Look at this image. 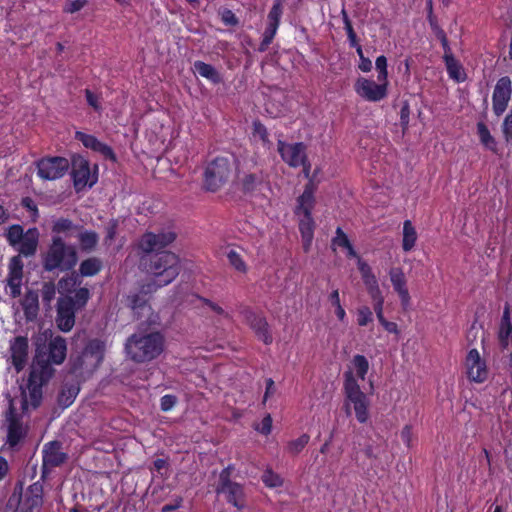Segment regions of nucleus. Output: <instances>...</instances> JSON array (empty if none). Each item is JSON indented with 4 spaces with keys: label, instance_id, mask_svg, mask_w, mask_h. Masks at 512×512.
Here are the masks:
<instances>
[{
    "label": "nucleus",
    "instance_id": "20",
    "mask_svg": "<svg viewBox=\"0 0 512 512\" xmlns=\"http://www.w3.org/2000/svg\"><path fill=\"white\" fill-rule=\"evenodd\" d=\"M389 277L394 291L398 294L403 310H407L410 306L411 297L403 269L401 267H392L389 270Z\"/></svg>",
    "mask_w": 512,
    "mask_h": 512
},
{
    "label": "nucleus",
    "instance_id": "62",
    "mask_svg": "<svg viewBox=\"0 0 512 512\" xmlns=\"http://www.w3.org/2000/svg\"><path fill=\"white\" fill-rule=\"evenodd\" d=\"M85 97L87 100V103L93 107L95 110H100L101 106L98 101V96L95 95L91 90L86 89L85 90Z\"/></svg>",
    "mask_w": 512,
    "mask_h": 512
},
{
    "label": "nucleus",
    "instance_id": "36",
    "mask_svg": "<svg viewBox=\"0 0 512 512\" xmlns=\"http://www.w3.org/2000/svg\"><path fill=\"white\" fill-rule=\"evenodd\" d=\"M43 486L39 482H35L29 486L26 493V502L29 509L40 507L43 502Z\"/></svg>",
    "mask_w": 512,
    "mask_h": 512
},
{
    "label": "nucleus",
    "instance_id": "48",
    "mask_svg": "<svg viewBox=\"0 0 512 512\" xmlns=\"http://www.w3.org/2000/svg\"><path fill=\"white\" fill-rule=\"evenodd\" d=\"M357 324L361 327L373 322V311L368 306H361L356 311Z\"/></svg>",
    "mask_w": 512,
    "mask_h": 512
},
{
    "label": "nucleus",
    "instance_id": "3",
    "mask_svg": "<svg viewBox=\"0 0 512 512\" xmlns=\"http://www.w3.org/2000/svg\"><path fill=\"white\" fill-rule=\"evenodd\" d=\"M147 273L154 276L151 283L163 287L170 284L180 273V261L176 254L168 251L149 255L141 260Z\"/></svg>",
    "mask_w": 512,
    "mask_h": 512
},
{
    "label": "nucleus",
    "instance_id": "17",
    "mask_svg": "<svg viewBox=\"0 0 512 512\" xmlns=\"http://www.w3.org/2000/svg\"><path fill=\"white\" fill-rule=\"evenodd\" d=\"M465 365L467 368V377L470 381L483 383L488 377L486 362L481 358L477 349L469 350Z\"/></svg>",
    "mask_w": 512,
    "mask_h": 512
},
{
    "label": "nucleus",
    "instance_id": "1",
    "mask_svg": "<svg viewBox=\"0 0 512 512\" xmlns=\"http://www.w3.org/2000/svg\"><path fill=\"white\" fill-rule=\"evenodd\" d=\"M51 379L47 365L36 363L29 374L27 383L19 387L20 394L9 398V406L4 413L3 427L6 429L5 444L12 450L19 447L29 431V415L42 402V387Z\"/></svg>",
    "mask_w": 512,
    "mask_h": 512
},
{
    "label": "nucleus",
    "instance_id": "31",
    "mask_svg": "<svg viewBox=\"0 0 512 512\" xmlns=\"http://www.w3.org/2000/svg\"><path fill=\"white\" fill-rule=\"evenodd\" d=\"M103 268V262L98 257H89L83 260L78 269L77 275H80V279L82 277H92L97 275Z\"/></svg>",
    "mask_w": 512,
    "mask_h": 512
},
{
    "label": "nucleus",
    "instance_id": "61",
    "mask_svg": "<svg viewBox=\"0 0 512 512\" xmlns=\"http://www.w3.org/2000/svg\"><path fill=\"white\" fill-rule=\"evenodd\" d=\"M379 323L388 333L398 335L400 332L397 323L388 321L385 317L382 320H380Z\"/></svg>",
    "mask_w": 512,
    "mask_h": 512
},
{
    "label": "nucleus",
    "instance_id": "50",
    "mask_svg": "<svg viewBox=\"0 0 512 512\" xmlns=\"http://www.w3.org/2000/svg\"><path fill=\"white\" fill-rule=\"evenodd\" d=\"M227 258L230 262V264L238 271L240 272H245L246 271V266H245V263L244 261L242 260L240 254L234 250V249H230L228 252H227Z\"/></svg>",
    "mask_w": 512,
    "mask_h": 512
},
{
    "label": "nucleus",
    "instance_id": "30",
    "mask_svg": "<svg viewBox=\"0 0 512 512\" xmlns=\"http://www.w3.org/2000/svg\"><path fill=\"white\" fill-rule=\"evenodd\" d=\"M81 228L82 226L75 224L72 220L60 217L53 220L51 231L56 234L55 236L64 234L66 237H70L73 236L75 232L78 233Z\"/></svg>",
    "mask_w": 512,
    "mask_h": 512
},
{
    "label": "nucleus",
    "instance_id": "63",
    "mask_svg": "<svg viewBox=\"0 0 512 512\" xmlns=\"http://www.w3.org/2000/svg\"><path fill=\"white\" fill-rule=\"evenodd\" d=\"M358 269L361 274L362 280L374 275L371 267L366 262L362 261L361 258H359L358 260Z\"/></svg>",
    "mask_w": 512,
    "mask_h": 512
},
{
    "label": "nucleus",
    "instance_id": "43",
    "mask_svg": "<svg viewBox=\"0 0 512 512\" xmlns=\"http://www.w3.org/2000/svg\"><path fill=\"white\" fill-rule=\"evenodd\" d=\"M309 440L310 436L304 433L297 439L289 441L286 450L291 455H297L305 448V446L309 443Z\"/></svg>",
    "mask_w": 512,
    "mask_h": 512
},
{
    "label": "nucleus",
    "instance_id": "58",
    "mask_svg": "<svg viewBox=\"0 0 512 512\" xmlns=\"http://www.w3.org/2000/svg\"><path fill=\"white\" fill-rule=\"evenodd\" d=\"M86 4L85 0H74L66 4L64 7V12L66 13H75L80 11Z\"/></svg>",
    "mask_w": 512,
    "mask_h": 512
},
{
    "label": "nucleus",
    "instance_id": "15",
    "mask_svg": "<svg viewBox=\"0 0 512 512\" xmlns=\"http://www.w3.org/2000/svg\"><path fill=\"white\" fill-rule=\"evenodd\" d=\"M277 146L282 160L290 167H300L308 158L306 154L307 147L303 142L286 143L279 140Z\"/></svg>",
    "mask_w": 512,
    "mask_h": 512
},
{
    "label": "nucleus",
    "instance_id": "35",
    "mask_svg": "<svg viewBox=\"0 0 512 512\" xmlns=\"http://www.w3.org/2000/svg\"><path fill=\"white\" fill-rule=\"evenodd\" d=\"M417 237L418 235L412 222L410 220H405L403 223L402 249L405 252L411 251L416 244Z\"/></svg>",
    "mask_w": 512,
    "mask_h": 512
},
{
    "label": "nucleus",
    "instance_id": "59",
    "mask_svg": "<svg viewBox=\"0 0 512 512\" xmlns=\"http://www.w3.org/2000/svg\"><path fill=\"white\" fill-rule=\"evenodd\" d=\"M341 17H342V21L344 24V30L346 31V34L351 35L353 33H356L353 28L352 21L350 20L349 15L344 7L341 10Z\"/></svg>",
    "mask_w": 512,
    "mask_h": 512
},
{
    "label": "nucleus",
    "instance_id": "39",
    "mask_svg": "<svg viewBox=\"0 0 512 512\" xmlns=\"http://www.w3.org/2000/svg\"><path fill=\"white\" fill-rule=\"evenodd\" d=\"M477 133L480 139V142L489 150L495 152L496 151V141L494 137L491 135L488 127L483 122L477 123Z\"/></svg>",
    "mask_w": 512,
    "mask_h": 512
},
{
    "label": "nucleus",
    "instance_id": "10",
    "mask_svg": "<svg viewBox=\"0 0 512 512\" xmlns=\"http://www.w3.org/2000/svg\"><path fill=\"white\" fill-rule=\"evenodd\" d=\"M230 476V467L221 471L218 484L216 486V493L225 494L226 499L230 504L235 506L238 510H242L246 507L243 487L240 484L231 481Z\"/></svg>",
    "mask_w": 512,
    "mask_h": 512
},
{
    "label": "nucleus",
    "instance_id": "5",
    "mask_svg": "<svg viewBox=\"0 0 512 512\" xmlns=\"http://www.w3.org/2000/svg\"><path fill=\"white\" fill-rule=\"evenodd\" d=\"M159 287L157 284L148 282L143 284L138 292L131 293L127 296V305L130 307L137 319L146 318L142 324H147L148 327L155 328L160 325L159 316L152 312L151 307L148 305L149 295L155 292Z\"/></svg>",
    "mask_w": 512,
    "mask_h": 512
},
{
    "label": "nucleus",
    "instance_id": "2",
    "mask_svg": "<svg viewBox=\"0 0 512 512\" xmlns=\"http://www.w3.org/2000/svg\"><path fill=\"white\" fill-rule=\"evenodd\" d=\"M164 336L160 332L135 333L128 337L125 351L135 363H145L157 358L164 350Z\"/></svg>",
    "mask_w": 512,
    "mask_h": 512
},
{
    "label": "nucleus",
    "instance_id": "9",
    "mask_svg": "<svg viewBox=\"0 0 512 512\" xmlns=\"http://www.w3.org/2000/svg\"><path fill=\"white\" fill-rule=\"evenodd\" d=\"M231 172L232 165L229 159L225 157H217L210 162L205 169V189L211 192L217 191L228 181Z\"/></svg>",
    "mask_w": 512,
    "mask_h": 512
},
{
    "label": "nucleus",
    "instance_id": "46",
    "mask_svg": "<svg viewBox=\"0 0 512 512\" xmlns=\"http://www.w3.org/2000/svg\"><path fill=\"white\" fill-rule=\"evenodd\" d=\"M55 294H56L55 284L51 281L44 282L42 285V288H41V296H42V301H43L44 305L47 306L48 308L51 307V302L54 299Z\"/></svg>",
    "mask_w": 512,
    "mask_h": 512
},
{
    "label": "nucleus",
    "instance_id": "52",
    "mask_svg": "<svg viewBox=\"0 0 512 512\" xmlns=\"http://www.w3.org/2000/svg\"><path fill=\"white\" fill-rule=\"evenodd\" d=\"M118 228V221L111 219L105 227L104 244L109 246L114 241Z\"/></svg>",
    "mask_w": 512,
    "mask_h": 512
},
{
    "label": "nucleus",
    "instance_id": "7",
    "mask_svg": "<svg viewBox=\"0 0 512 512\" xmlns=\"http://www.w3.org/2000/svg\"><path fill=\"white\" fill-rule=\"evenodd\" d=\"M66 354V340L61 336H56L52 338L47 348L46 346H38L36 348V353L31 365L30 374L33 371L34 365L36 363H39L42 366L47 365L50 368L52 377L54 374L52 364H62L66 358Z\"/></svg>",
    "mask_w": 512,
    "mask_h": 512
},
{
    "label": "nucleus",
    "instance_id": "53",
    "mask_svg": "<svg viewBox=\"0 0 512 512\" xmlns=\"http://www.w3.org/2000/svg\"><path fill=\"white\" fill-rule=\"evenodd\" d=\"M267 322L258 318V339L262 340L265 344H271L273 338L267 331Z\"/></svg>",
    "mask_w": 512,
    "mask_h": 512
},
{
    "label": "nucleus",
    "instance_id": "41",
    "mask_svg": "<svg viewBox=\"0 0 512 512\" xmlns=\"http://www.w3.org/2000/svg\"><path fill=\"white\" fill-rule=\"evenodd\" d=\"M24 236L25 232L23 230V227L18 224L10 226L5 233V237L9 245L12 247H17V245L21 242Z\"/></svg>",
    "mask_w": 512,
    "mask_h": 512
},
{
    "label": "nucleus",
    "instance_id": "24",
    "mask_svg": "<svg viewBox=\"0 0 512 512\" xmlns=\"http://www.w3.org/2000/svg\"><path fill=\"white\" fill-rule=\"evenodd\" d=\"M28 347V339L26 337L17 336L11 341L10 352L12 364L17 372H20L27 362Z\"/></svg>",
    "mask_w": 512,
    "mask_h": 512
},
{
    "label": "nucleus",
    "instance_id": "4",
    "mask_svg": "<svg viewBox=\"0 0 512 512\" xmlns=\"http://www.w3.org/2000/svg\"><path fill=\"white\" fill-rule=\"evenodd\" d=\"M78 262L75 246L67 244L61 236H53L51 243L43 255L42 265L47 272L72 270Z\"/></svg>",
    "mask_w": 512,
    "mask_h": 512
},
{
    "label": "nucleus",
    "instance_id": "55",
    "mask_svg": "<svg viewBox=\"0 0 512 512\" xmlns=\"http://www.w3.org/2000/svg\"><path fill=\"white\" fill-rule=\"evenodd\" d=\"M502 131L507 141L512 139V111L504 118Z\"/></svg>",
    "mask_w": 512,
    "mask_h": 512
},
{
    "label": "nucleus",
    "instance_id": "56",
    "mask_svg": "<svg viewBox=\"0 0 512 512\" xmlns=\"http://www.w3.org/2000/svg\"><path fill=\"white\" fill-rule=\"evenodd\" d=\"M176 402H177L176 396L170 395V394L164 395L161 398V403H160L161 410L169 411L170 409H172L175 406Z\"/></svg>",
    "mask_w": 512,
    "mask_h": 512
},
{
    "label": "nucleus",
    "instance_id": "29",
    "mask_svg": "<svg viewBox=\"0 0 512 512\" xmlns=\"http://www.w3.org/2000/svg\"><path fill=\"white\" fill-rule=\"evenodd\" d=\"M77 238L79 247L82 252H93L99 242V235L93 230H83V227L78 231Z\"/></svg>",
    "mask_w": 512,
    "mask_h": 512
},
{
    "label": "nucleus",
    "instance_id": "45",
    "mask_svg": "<svg viewBox=\"0 0 512 512\" xmlns=\"http://www.w3.org/2000/svg\"><path fill=\"white\" fill-rule=\"evenodd\" d=\"M81 284L80 275L72 273L58 281V289L64 292H71L72 288Z\"/></svg>",
    "mask_w": 512,
    "mask_h": 512
},
{
    "label": "nucleus",
    "instance_id": "27",
    "mask_svg": "<svg viewBox=\"0 0 512 512\" xmlns=\"http://www.w3.org/2000/svg\"><path fill=\"white\" fill-rule=\"evenodd\" d=\"M39 243V231L37 228H30L25 232L24 238L17 245V250L20 255L25 257L33 256Z\"/></svg>",
    "mask_w": 512,
    "mask_h": 512
},
{
    "label": "nucleus",
    "instance_id": "57",
    "mask_svg": "<svg viewBox=\"0 0 512 512\" xmlns=\"http://www.w3.org/2000/svg\"><path fill=\"white\" fill-rule=\"evenodd\" d=\"M255 177L253 174H247L242 181V191L247 193H252L255 189Z\"/></svg>",
    "mask_w": 512,
    "mask_h": 512
},
{
    "label": "nucleus",
    "instance_id": "49",
    "mask_svg": "<svg viewBox=\"0 0 512 512\" xmlns=\"http://www.w3.org/2000/svg\"><path fill=\"white\" fill-rule=\"evenodd\" d=\"M375 66L378 73V82H388L387 58L384 55L378 56L375 61Z\"/></svg>",
    "mask_w": 512,
    "mask_h": 512
},
{
    "label": "nucleus",
    "instance_id": "14",
    "mask_svg": "<svg viewBox=\"0 0 512 512\" xmlns=\"http://www.w3.org/2000/svg\"><path fill=\"white\" fill-rule=\"evenodd\" d=\"M314 208L309 207H295L294 213L299 217V232L302 239V247L304 252H309L314 239L315 221L312 217V211Z\"/></svg>",
    "mask_w": 512,
    "mask_h": 512
},
{
    "label": "nucleus",
    "instance_id": "6",
    "mask_svg": "<svg viewBox=\"0 0 512 512\" xmlns=\"http://www.w3.org/2000/svg\"><path fill=\"white\" fill-rule=\"evenodd\" d=\"M343 391L346 400L353 405L357 421L364 424L369 419L370 399L361 390L352 371L344 373Z\"/></svg>",
    "mask_w": 512,
    "mask_h": 512
},
{
    "label": "nucleus",
    "instance_id": "38",
    "mask_svg": "<svg viewBox=\"0 0 512 512\" xmlns=\"http://www.w3.org/2000/svg\"><path fill=\"white\" fill-rule=\"evenodd\" d=\"M194 69L200 76L212 81L213 83H218L221 80L217 70L210 64L202 61H196L194 63Z\"/></svg>",
    "mask_w": 512,
    "mask_h": 512
},
{
    "label": "nucleus",
    "instance_id": "28",
    "mask_svg": "<svg viewBox=\"0 0 512 512\" xmlns=\"http://www.w3.org/2000/svg\"><path fill=\"white\" fill-rule=\"evenodd\" d=\"M39 296L38 293L34 290H28L24 295V298L21 302L24 315L26 320L33 321L36 319L39 311Z\"/></svg>",
    "mask_w": 512,
    "mask_h": 512
},
{
    "label": "nucleus",
    "instance_id": "33",
    "mask_svg": "<svg viewBox=\"0 0 512 512\" xmlns=\"http://www.w3.org/2000/svg\"><path fill=\"white\" fill-rule=\"evenodd\" d=\"M446 70L448 73V76L454 80L456 83H462L466 80L467 75L464 71V68L462 64L453 57H447L446 60H444Z\"/></svg>",
    "mask_w": 512,
    "mask_h": 512
},
{
    "label": "nucleus",
    "instance_id": "32",
    "mask_svg": "<svg viewBox=\"0 0 512 512\" xmlns=\"http://www.w3.org/2000/svg\"><path fill=\"white\" fill-rule=\"evenodd\" d=\"M511 326L510 309L506 306L503 311L498 331V339L502 348H507L509 345Z\"/></svg>",
    "mask_w": 512,
    "mask_h": 512
},
{
    "label": "nucleus",
    "instance_id": "18",
    "mask_svg": "<svg viewBox=\"0 0 512 512\" xmlns=\"http://www.w3.org/2000/svg\"><path fill=\"white\" fill-rule=\"evenodd\" d=\"M175 239L176 234L173 231H162L158 234L147 232L142 236L139 247L143 252L151 253L154 250L168 246Z\"/></svg>",
    "mask_w": 512,
    "mask_h": 512
},
{
    "label": "nucleus",
    "instance_id": "23",
    "mask_svg": "<svg viewBox=\"0 0 512 512\" xmlns=\"http://www.w3.org/2000/svg\"><path fill=\"white\" fill-rule=\"evenodd\" d=\"M23 277V262L20 255L14 256L9 262V274L7 278V285L10 288V295L13 298L20 296L21 283Z\"/></svg>",
    "mask_w": 512,
    "mask_h": 512
},
{
    "label": "nucleus",
    "instance_id": "47",
    "mask_svg": "<svg viewBox=\"0 0 512 512\" xmlns=\"http://www.w3.org/2000/svg\"><path fill=\"white\" fill-rule=\"evenodd\" d=\"M350 243L351 242H350L348 236L342 230V228L337 227L336 231H335V236L331 240V248L333 250H336V248H338V247L345 249L346 247L349 246Z\"/></svg>",
    "mask_w": 512,
    "mask_h": 512
},
{
    "label": "nucleus",
    "instance_id": "21",
    "mask_svg": "<svg viewBox=\"0 0 512 512\" xmlns=\"http://www.w3.org/2000/svg\"><path fill=\"white\" fill-rule=\"evenodd\" d=\"M78 310L72 306L70 299H62L57 301V327L63 332H69L75 324V314Z\"/></svg>",
    "mask_w": 512,
    "mask_h": 512
},
{
    "label": "nucleus",
    "instance_id": "12",
    "mask_svg": "<svg viewBox=\"0 0 512 512\" xmlns=\"http://www.w3.org/2000/svg\"><path fill=\"white\" fill-rule=\"evenodd\" d=\"M389 82H378L374 80L360 77L354 85L355 92L358 96L369 102H379L388 95Z\"/></svg>",
    "mask_w": 512,
    "mask_h": 512
},
{
    "label": "nucleus",
    "instance_id": "16",
    "mask_svg": "<svg viewBox=\"0 0 512 512\" xmlns=\"http://www.w3.org/2000/svg\"><path fill=\"white\" fill-rule=\"evenodd\" d=\"M512 95V81L510 77L503 76L498 79L493 95L492 108L496 116L502 115L508 107Z\"/></svg>",
    "mask_w": 512,
    "mask_h": 512
},
{
    "label": "nucleus",
    "instance_id": "13",
    "mask_svg": "<svg viewBox=\"0 0 512 512\" xmlns=\"http://www.w3.org/2000/svg\"><path fill=\"white\" fill-rule=\"evenodd\" d=\"M283 8V0H274L273 5L267 15L263 38L260 45L258 46L259 51H265L272 43L280 25V20L283 15Z\"/></svg>",
    "mask_w": 512,
    "mask_h": 512
},
{
    "label": "nucleus",
    "instance_id": "44",
    "mask_svg": "<svg viewBox=\"0 0 512 512\" xmlns=\"http://www.w3.org/2000/svg\"><path fill=\"white\" fill-rule=\"evenodd\" d=\"M261 479L265 486L269 488H277L283 485L282 477L276 472H274L271 468H267L263 472Z\"/></svg>",
    "mask_w": 512,
    "mask_h": 512
},
{
    "label": "nucleus",
    "instance_id": "42",
    "mask_svg": "<svg viewBox=\"0 0 512 512\" xmlns=\"http://www.w3.org/2000/svg\"><path fill=\"white\" fill-rule=\"evenodd\" d=\"M352 364L355 368L357 377L364 380L369 370V362L367 358L364 355L357 354L353 357Z\"/></svg>",
    "mask_w": 512,
    "mask_h": 512
},
{
    "label": "nucleus",
    "instance_id": "34",
    "mask_svg": "<svg viewBox=\"0 0 512 512\" xmlns=\"http://www.w3.org/2000/svg\"><path fill=\"white\" fill-rule=\"evenodd\" d=\"M317 189V185L313 179H309L304 187L303 193L297 198L296 207H309L314 208L315 206V197L314 193Z\"/></svg>",
    "mask_w": 512,
    "mask_h": 512
},
{
    "label": "nucleus",
    "instance_id": "26",
    "mask_svg": "<svg viewBox=\"0 0 512 512\" xmlns=\"http://www.w3.org/2000/svg\"><path fill=\"white\" fill-rule=\"evenodd\" d=\"M285 95L279 89L272 90L270 95L265 99L264 109L271 118H277L283 115L286 107L283 103Z\"/></svg>",
    "mask_w": 512,
    "mask_h": 512
},
{
    "label": "nucleus",
    "instance_id": "51",
    "mask_svg": "<svg viewBox=\"0 0 512 512\" xmlns=\"http://www.w3.org/2000/svg\"><path fill=\"white\" fill-rule=\"evenodd\" d=\"M218 15L226 26H236L238 24V18L230 9L220 8Z\"/></svg>",
    "mask_w": 512,
    "mask_h": 512
},
{
    "label": "nucleus",
    "instance_id": "22",
    "mask_svg": "<svg viewBox=\"0 0 512 512\" xmlns=\"http://www.w3.org/2000/svg\"><path fill=\"white\" fill-rule=\"evenodd\" d=\"M89 163L83 157H74L72 160V177L77 191L86 186L92 187L95 180L90 181Z\"/></svg>",
    "mask_w": 512,
    "mask_h": 512
},
{
    "label": "nucleus",
    "instance_id": "19",
    "mask_svg": "<svg viewBox=\"0 0 512 512\" xmlns=\"http://www.w3.org/2000/svg\"><path fill=\"white\" fill-rule=\"evenodd\" d=\"M68 459L67 453L62 451V443L59 441H51L44 445L43 448V473L55 467H59Z\"/></svg>",
    "mask_w": 512,
    "mask_h": 512
},
{
    "label": "nucleus",
    "instance_id": "8",
    "mask_svg": "<svg viewBox=\"0 0 512 512\" xmlns=\"http://www.w3.org/2000/svg\"><path fill=\"white\" fill-rule=\"evenodd\" d=\"M105 344L99 339L90 340L82 354L72 363V373H82L83 370L92 372L104 358Z\"/></svg>",
    "mask_w": 512,
    "mask_h": 512
},
{
    "label": "nucleus",
    "instance_id": "40",
    "mask_svg": "<svg viewBox=\"0 0 512 512\" xmlns=\"http://www.w3.org/2000/svg\"><path fill=\"white\" fill-rule=\"evenodd\" d=\"M79 392V388L74 386V385H71L69 387H67L66 385L62 388L61 392L59 393L58 395V403L60 406L66 408L68 406H70L75 397L77 396Z\"/></svg>",
    "mask_w": 512,
    "mask_h": 512
},
{
    "label": "nucleus",
    "instance_id": "54",
    "mask_svg": "<svg viewBox=\"0 0 512 512\" xmlns=\"http://www.w3.org/2000/svg\"><path fill=\"white\" fill-rule=\"evenodd\" d=\"M272 430V417L270 414L264 416L261 421V424H258V432L263 435H268Z\"/></svg>",
    "mask_w": 512,
    "mask_h": 512
},
{
    "label": "nucleus",
    "instance_id": "64",
    "mask_svg": "<svg viewBox=\"0 0 512 512\" xmlns=\"http://www.w3.org/2000/svg\"><path fill=\"white\" fill-rule=\"evenodd\" d=\"M266 388L265 393L263 396V402L265 403L271 396H273L276 393V386L273 381V379L268 378L266 379Z\"/></svg>",
    "mask_w": 512,
    "mask_h": 512
},
{
    "label": "nucleus",
    "instance_id": "25",
    "mask_svg": "<svg viewBox=\"0 0 512 512\" xmlns=\"http://www.w3.org/2000/svg\"><path fill=\"white\" fill-rule=\"evenodd\" d=\"M75 138L80 141L84 147L100 153L106 159H110L111 161L116 162V155L112 148L100 142L95 136L77 131L75 133Z\"/></svg>",
    "mask_w": 512,
    "mask_h": 512
},
{
    "label": "nucleus",
    "instance_id": "11",
    "mask_svg": "<svg viewBox=\"0 0 512 512\" xmlns=\"http://www.w3.org/2000/svg\"><path fill=\"white\" fill-rule=\"evenodd\" d=\"M37 174L43 180H57L63 177L70 167L68 159L54 156L45 157L36 162Z\"/></svg>",
    "mask_w": 512,
    "mask_h": 512
},
{
    "label": "nucleus",
    "instance_id": "37",
    "mask_svg": "<svg viewBox=\"0 0 512 512\" xmlns=\"http://www.w3.org/2000/svg\"><path fill=\"white\" fill-rule=\"evenodd\" d=\"M91 297L90 290L86 287H80L75 290L74 295H66L61 297L62 299H70L72 302V306L77 310H82Z\"/></svg>",
    "mask_w": 512,
    "mask_h": 512
},
{
    "label": "nucleus",
    "instance_id": "60",
    "mask_svg": "<svg viewBox=\"0 0 512 512\" xmlns=\"http://www.w3.org/2000/svg\"><path fill=\"white\" fill-rule=\"evenodd\" d=\"M401 439L403 443L410 447L412 445V426L411 425H405L400 433Z\"/></svg>",
    "mask_w": 512,
    "mask_h": 512
}]
</instances>
